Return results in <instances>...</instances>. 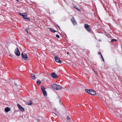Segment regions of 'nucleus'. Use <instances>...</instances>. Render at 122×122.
Returning <instances> with one entry per match:
<instances>
[{"label":"nucleus","mask_w":122,"mask_h":122,"mask_svg":"<svg viewBox=\"0 0 122 122\" xmlns=\"http://www.w3.org/2000/svg\"><path fill=\"white\" fill-rule=\"evenodd\" d=\"M19 14L20 15L22 16L24 19L29 20H30V19L27 17V15L26 13H19Z\"/></svg>","instance_id":"1"},{"label":"nucleus","mask_w":122,"mask_h":122,"mask_svg":"<svg viewBox=\"0 0 122 122\" xmlns=\"http://www.w3.org/2000/svg\"><path fill=\"white\" fill-rule=\"evenodd\" d=\"M84 27L85 29L88 32H91L90 26L87 24H85L84 25Z\"/></svg>","instance_id":"2"},{"label":"nucleus","mask_w":122,"mask_h":122,"mask_svg":"<svg viewBox=\"0 0 122 122\" xmlns=\"http://www.w3.org/2000/svg\"><path fill=\"white\" fill-rule=\"evenodd\" d=\"M71 20L74 25H75L77 24V23L73 17L71 18Z\"/></svg>","instance_id":"3"},{"label":"nucleus","mask_w":122,"mask_h":122,"mask_svg":"<svg viewBox=\"0 0 122 122\" xmlns=\"http://www.w3.org/2000/svg\"><path fill=\"white\" fill-rule=\"evenodd\" d=\"M15 53L16 55L19 56L20 55V52L18 48L15 49Z\"/></svg>","instance_id":"4"},{"label":"nucleus","mask_w":122,"mask_h":122,"mask_svg":"<svg viewBox=\"0 0 122 122\" xmlns=\"http://www.w3.org/2000/svg\"><path fill=\"white\" fill-rule=\"evenodd\" d=\"M17 106L18 107L19 109L21 111H24V108L22 107L19 104H17Z\"/></svg>","instance_id":"5"},{"label":"nucleus","mask_w":122,"mask_h":122,"mask_svg":"<svg viewBox=\"0 0 122 122\" xmlns=\"http://www.w3.org/2000/svg\"><path fill=\"white\" fill-rule=\"evenodd\" d=\"M52 77L54 78H56L57 77V75L55 72H53L51 74Z\"/></svg>","instance_id":"6"},{"label":"nucleus","mask_w":122,"mask_h":122,"mask_svg":"<svg viewBox=\"0 0 122 122\" xmlns=\"http://www.w3.org/2000/svg\"><path fill=\"white\" fill-rule=\"evenodd\" d=\"M55 59L56 61L57 62L61 63L62 62L60 60V59L59 58H58L57 56H55Z\"/></svg>","instance_id":"7"},{"label":"nucleus","mask_w":122,"mask_h":122,"mask_svg":"<svg viewBox=\"0 0 122 122\" xmlns=\"http://www.w3.org/2000/svg\"><path fill=\"white\" fill-rule=\"evenodd\" d=\"M21 56L22 58L25 60H26L28 57L27 56V55L26 54H25L24 55L23 53H22L21 54Z\"/></svg>","instance_id":"8"},{"label":"nucleus","mask_w":122,"mask_h":122,"mask_svg":"<svg viewBox=\"0 0 122 122\" xmlns=\"http://www.w3.org/2000/svg\"><path fill=\"white\" fill-rule=\"evenodd\" d=\"M96 94V92L95 91L91 89V91H90L89 94L91 95H95Z\"/></svg>","instance_id":"9"},{"label":"nucleus","mask_w":122,"mask_h":122,"mask_svg":"<svg viewBox=\"0 0 122 122\" xmlns=\"http://www.w3.org/2000/svg\"><path fill=\"white\" fill-rule=\"evenodd\" d=\"M25 103L26 104L29 105H31L33 103L30 100L28 102H25Z\"/></svg>","instance_id":"10"},{"label":"nucleus","mask_w":122,"mask_h":122,"mask_svg":"<svg viewBox=\"0 0 122 122\" xmlns=\"http://www.w3.org/2000/svg\"><path fill=\"white\" fill-rule=\"evenodd\" d=\"M63 88L60 85H57V86L56 88V90H60Z\"/></svg>","instance_id":"11"},{"label":"nucleus","mask_w":122,"mask_h":122,"mask_svg":"<svg viewBox=\"0 0 122 122\" xmlns=\"http://www.w3.org/2000/svg\"><path fill=\"white\" fill-rule=\"evenodd\" d=\"M31 78L33 80H35L36 79V77L35 75L33 73H31L30 74Z\"/></svg>","instance_id":"12"},{"label":"nucleus","mask_w":122,"mask_h":122,"mask_svg":"<svg viewBox=\"0 0 122 122\" xmlns=\"http://www.w3.org/2000/svg\"><path fill=\"white\" fill-rule=\"evenodd\" d=\"M57 85L56 84H54L52 85V87L54 89L56 90Z\"/></svg>","instance_id":"13"},{"label":"nucleus","mask_w":122,"mask_h":122,"mask_svg":"<svg viewBox=\"0 0 122 122\" xmlns=\"http://www.w3.org/2000/svg\"><path fill=\"white\" fill-rule=\"evenodd\" d=\"M50 31L52 32L53 33H55L56 32V31L54 29H53L50 28Z\"/></svg>","instance_id":"14"},{"label":"nucleus","mask_w":122,"mask_h":122,"mask_svg":"<svg viewBox=\"0 0 122 122\" xmlns=\"http://www.w3.org/2000/svg\"><path fill=\"white\" fill-rule=\"evenodd\" d=\"M85 91L86 92H87L89 93V94H90V91H91V89L89 90V89H85Z\"/></svg>","instance_id":"15"},{"label":"nucleus","mask_w":122,"mask_h":122,"mask_svg":"<svg viewBox=\"0 0 122 122\" xmlns=\"http://www.w3.org/2000/svg\"><path fill=\"white\" fill-rule=\"evenodd\" d=\"M43 94L45 96H47V93L46 91H44L43 92Z\"/></svg>","instance_id":"16"},{"label":"nucleus","mask_w":122,"mask_h":122,"mask_svg":"<svg viewBox=\"0 0 122 122\" xmlns=\"http://www.w3.org/2000/svg\"><path fill=\"white\" fill-rule=\"evenodd\" d=\"M41 83V81L40 80H38L37 82V84L38 85H39Z\"/></svg>","instance_id":"17"},{"label":"nucleus","mask_w":122,"mask_h":122,"mask_svg":"<svg viewBox=\"0 0 122 122\" xmlns=\"http://www.w3.org/2000/svg\"><path fill=\"white\" fill-rule=\"evenodd\" d=\"M41 89L42 91H43L44 90H45V88L43 86H41Z\"/></svg>","instance_id":"18"},{"label":"nucleus","mask_w":122,"mask_h":122,"mask_svg":"<svg viewBox=\"0 0 122 122\" xmlns=\"http://www.w3.org/2000/svg\"><path fill=\"white\" fill-rule=\"evenodd\" d=\"M67 120L69 121H70L71 120V118L69 117V116H68L67 117Z\"/></svg>","instance_id":"19"},{"label":"nucleus","mask_w":122,"mask_h":122,"mask_svg":"<svg viewBox=\"0 0 122 122\" xmlns=\"http://www.w3.org/2000/svg\"><path fill=\"white\" fill-rule=\"evenodd\" d=\"M5 111L6 112H8V107H6L5 109Z\"/></svg>","instance_id":"20"},{"label":"nucleus","mask_w":122,"mask_h":122,"mask_svg":"<svg viewBox=\"0 0 122 122\" xmlns=\"http://www.w3.org/2000/svg\"><path fill=\"white\" fill-rule=\"evenodd\" d=\"M56 36L58 38H60V36L58 35H56Z\"/></svg>","instance_id":"21"},{"label":"nucleus","mask_w":122,"mask_h":122,"mask_svg":"<svg viewBox=\"0 0 122 122\" xmlns=\"http://www.w3.org/2000/svg\"><path fill=\"white\" fill-rule=\"evenodd\" d=\"M117 41V40H115V39H112L111 40V42H112L113 41Z\"/></svg>","instance_id":"22"},{"label":"nucleus","mask_w":122,"mask_h":122,"mask_svg":"<svg viewBox=\"0 0 122 122\" xmlns=\"http://www.w3.org/2000/svg\"><path fill=\"white\" fill-rule=\"evenodd\" d=\"M101 58L102 59V60H103V61H104V58H103V56H102V55H101Z\"/></svg>","instance_id":"23"},{"label":"nucleus","mask_w":122,"mask_h":122,"mask_svg":"<svg viewBox=\"0 0 122 122\" xmlns=\"http://www.w3.org/2000/svg\"><path fill=\"white\" fill-rule=\"evenodd\" d=\"M9 81H10V83L11 84H12V83H13V82H12V81L10 80V79Z\"/></svg>","instance_id":"24"},{"label":"nucleus","mask_w":122,"mask_h":122,"mask_svg":"<svg viewBox=\"0 0 122 122\" xmlns=\"http://www.w3.org/2000/svg\"><path fill=\"white\" fill-rule=\"evenodd\" d=\"M98 54L99 55H102L101 53V52H99L98 53Z\"/></svg>","instance_id":"25"},{"label":"nucleus","mask_w":122,"mask_h":122,"mask_svg":"<svg viewBox=\"0 0 122 122\" xmlns=\"http://www.w3.org/2000/svg\"><path fill=\"white\" fill-rule=\"evenodd\" d=\"M25 31L27 32V34H28V31L25 29Z\"/></svg>","instance_id":"26"},{"label":"nucleus","mask_w":122,"mask_h":122,"mask_svg":"<svg viewBox=\"0 0 122 122\" xmlns=\"http://www.w3.org/2000/svg\"><path fill=\"white\" fill-rule=\"evenodd\" d=\"M75 8L77 10H79L80 11V9H78V8H76V7H75Z\"/></svg>","instance_id":"27"},{"label":"nucleus","mask_w":122,"mask_h":122,"mask_svg":"<svg viewBox=\"0 0 122 122\" xmlns=\"http://www.w3.org/2000/svg\"><path fill=\"white\" fill-rule=\"evenodd\" d=\"M95 73L96 74H97V72H95L94 70Z\"/></svg>","instance_id":"28"},{"label":"nucleus","mask_w":122,"mask_h":122,"mask_svg":"<svg viewBox=\"0 0 122 122\" xmlns=\"http://www.w3.org/2000/svg\"><path fill=\"white\" fill-rule=\"evenodd\" d=\"M10 108L8 107V111H10Z\"/></svg>","instance_id":"29"},{"label":"nucleus","mask_w":122,"mask_h":122,"mask_svg":"<svg viewBox=\"0 0 122 122\" xmlns=\"http://www.w3.org/2000/svg\"><path fill=\"white\" fill-rule=\"evenodd\" d=\"M57 25V26L59 28V29H60V27H59V26L58 25Z\"/></svg>","instance_id":"30"},{"label":"nucleus","mask_w":122,"mask_h":122,"mask_svg":"<svg viewBox=\"0 0 122 122\" xmlns=\"http://www.w3.org/2000/svg\"><path fill=\"white\" fill-rule=\"evenodd\" d=\"M46 91L45 90H44L43 91H42V93L43 92H44V91Z\"/></svg>","instance_id":"31"},{"label":"nucleus","mask_w":122,"mask_h":122,"mask_svg":"<svg viewBox=\"0 0 122 122\" xmlns=\"http://www.w3.org/2000/svg\"><path fill=\"white\" fill-rule=\"evenodd\" d=\"M67 54H69V52H67Z\"/></svg>","instance_id":"32"},{"label":"nucleus","mask_w":122,"mask_h":122,"mask_svg":"<svg viewBox=\"0 0 122 122\" xmlns=\"http://www.w3.org/2000/svg\"><path fill=\"white\" fill-rule=\"evenodd\" d=\"M17 1H19V0H16Z\"/></svg>","instance_id":"33"},{"label":"nucleus","mask_w":122,"mask_h":122,"mask_svg":"<svg viewBox=\"0 0 122 122\" xmlns=\"http://www.w3.org/2000/svg\"><path fill=\"white\" fill-rule=\"evenodd\" d=\"M15 84V85H16V84Z\"/></svg>","instance_id":"34"},{"label":"nucleus","mask_w":122,"mask_h":122,"mask_svg":"<svg viewBox=\"0 0 122 122\" xmlns=\"http://www.w3.org/2000/svg\"><path fill=\"white\" fill-rule=\"evenodd\" d=\"M11 56V55H9V56Z\"/></svg>","instance_id":"35"},{"label":"nucleus","mask_w":122,"mask_h":122,"mask_svg":"<svg viewBox=\"0 0 122 122\" xmlns=\"http://www.w3.org/2000/svg\"><path fill=\"white\" fill-rule=\"evenodd\" d=\"M75 7H76V6H75Z\"/></svg>","instance_id":"36"}]
</instances>
